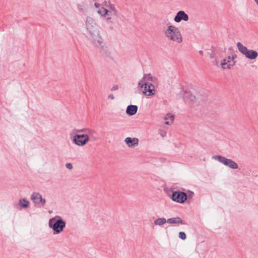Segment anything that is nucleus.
<instances>
[{
  "instance_id": "obj_1",
  "label": "nucleus",
  "mask_w": 258,
  "mask_h": 258,
  "mask_svg": "<svg viewBox=\"0 0 258 258\" xmlns=\"http://www.w3.org/2000/svg\"><path fill=\"white\" fill-rule=\"evenodd\" d=\"M165 35L171 41L180 43L182 41V35L178 28L173 26H169L165 31Z\"/></svg>"
},
{
  "instance_id": "obj_2",
  "label": "nucleus",
  "mask_w": 258,
  "mask_h": 258,
  "mask_svg": "<svg viewBox=\"0 0 258 258\" xmlns=\"http://www.w3.org/2000/svg\"><path fill=\"white\" fill-rule=\"evenodd\" d=\"M49 226L54 231V234H58L63 231L66 226V222L59 217L56 216L49 221Z\"/></svg>"
},
{
  "instance_id": "obj_3",
  "label": "nucleus",
  "mask_w": 258,
  "mask_h": 258,
  "mask_svg": "<svg viewBox=\"0 0 258 258\" xmlns=\"http://www.w3.org/2000/svg\"><path fill=\"white\" fill-rule=\"evenodd\" d=\"M212 158L232 169H236L238 167V166L236 162L231 159H227L225 157L220 155H215L213 156Z\"/></svg>"
},
{
  "instance_id": "obj_4",
  "label": "nucleus",
  "mask_w": 258,
  "mask_h": 258,
  "mask_svg": "<svg viewBox=\"0 0 258 258\" xmlns=\"http://www.w3.org/2000/svg\"><path fill=\"white\" fill-rule=\"evenodd\" d=\"M89 141V137L87 134H76L73 137V142L79 146H85Z\"/></svg>"
},
{
  "instance_id": "obj_5",
  "label": "nucleus",
  "mask_w": 258,
  "mask_h": 258,
  "mask_svg": "<svg viewBox=\"0 0 258 258\" xmlns=\"http://www.w3.org/2000/svg\"><path fill=\"white\" fill-rule=\"evenodd\" d=\"M86 26L87 31L90 35L97 33V32L99 31L95 20L91 17H87L86 22Z\"/></svg>"
},
{
  "instance_id": "obj_6",
  "label": "nucleus",
  "mask_w": 258,
  "mask_h": 258,
  "mask_svg": "<svg viewBox=\"0 0 258 258\" xmlns=\"http://www.w3.org/2000/svg\"><path fill=\"white\" fill-rule=\"evenodd\" d=\"M187 198V195L185 192L175 191L172 193L171 199L173 201L179 203H184Z\"/></svg>"
},
{
  "instance_id": "obj_7",
  "label": "nucleus",
  "mask_w": 258,
  "mask_h": 258,
  "mask_svg": "<svg viewBox=\"0 0 258 258\" xmlns=\"http://www.w3.org/2000/svg\"><path fill=\"white\" fill-rule=\"evenodd\" d=\"M31 200L35 204L39 207H43L46 203L45 199L42 197L39 192H33L31 196Z\"/></svg>"
},
{
  "instance_id": "obj_8",
  "label": "nucleus",
  "mask_w": 258,
  "mask_h": 258,
  "mask_svg": "<svg viewBox=\"0 0 258 258\" xmlns=\"http://www.w3.org/2000/svg\"><path fill=\"white\" fill-rule=\"evenodd\" d=\"M90 35L92 39V42L96 48L105 43L103 38L100 35L99 31Z\"/></svg>"
},
{
  "instance_id": "obj_9",
  "label": "nucleus",
  "mask_w": 258,
  "mask_h": 258,
  "mask_svg": "<svg viewBox=\"0 0 258 258\" xmlns=\"http://www.w3.org/2000/svg\"><path fill=\"white\" fill-rule=\"evenodd\" d=\"M234 57L233 56H228L223 59L221 63V67L223 69H229L235 64Z\"/></svg>"
},
{
  "instance_id": "obj_10",
  "label": "nucleus",
  "mask_w": 258,
  "mask_h": 258,
  "mask_svg": "<svg viewBox=\"0 0 258 258\" xmlns=\"http://www.w3.org/2000/svg\"><path fill=\"white\" fill-rule=\"evenodd\" d=\"M143 93L147 96L153 95L154 91V86L150 82H146L144 84Z\"/></svg>"
},
{
  "instance_id": "obj_11",
  "label": "nucleus",
  "mask_w": 258,
  "mask_h": 258,
  "mask_svg": "<svg viewBox=\"0 0 258 258\" xmlns=\"http://www.w3.org/2000/svg\"><path fill=\"white\" fill-rule=\"evenodd\" d=\"M174 20L177 23H179L182 20L187 21L188 20V16L184 11H180L175 16Z\"/></svg>"
},
{
  "instance_id": "obj_12",
  "label": "nucleus",
  "mask_w": 258,
  "mask_h": 258,
  "mask_svg": "<svg viewBox=\"0 0 258 258\" xmlns=\"http://www.w3.org/2000/svg\"><path fill=\"white\" fill-rule=\"evenodd\" d=\"M124 142L130 148L135 147L139 144V139L137 138L127 137L125 139Z\"/></svg>"
},
{
  "instance_id": "obj_13",
  "label": "nucleus",
  "mask_w": 258,
  "mask_h": 258,
  "mask_svg": "<svg viewBox=\"0 0 258 258\" xmlns=\"http://www.w3.org/2000/svg\"><path fill=\"white\" fill-rule=\"evenodd\" d=\"M97 48L103 56L105 57H108L110 56V52L108 47L106 45L105 43L97 47Z\"/></svg>"
},
{
  "instance_id": "obj_14",
  "label": "nucleus",
  "mask_w": 258,
  "mask_h": 258,
  "mask_svg": "<svg viewBox=\"0 0 258 258\" xmlns=\"http://www.w3.org/2000/svg\"><path fill=\"white\" fill-rule=\"evenodd\" d=\"M97 13L99 14H100L101 16L106 17V19L108 23H112L111 21V17H109V14H108V10L104 8H101L97 11Z\"/></svg>"
},
{
  "instance_id": "obj_15",
  "label": "nucleus",
  "mask_w": 258,
  "mask_h": 258,
  "mask_svg": "<svg viewBox=\"0 0 258 258\" xmlns=\"http://www.w3.org/2000/svg\"><path fill=\"white\" fill-rule=\"evenodd\" d=\"M153 81V78L150 74H146L144 75L143 79L139 82L138 85L141 88H143L145 83L149 82V81L152 82Z\"/></svg>"
},
{
  "instance_id": "obj_16",
  "label": "nucleus",
  "mask_w": 258,
  "mask_h": 258,
  "mask_svg": "<svg viewBox=\"0 0 258 258\" xmlns=\"http://www.w3.org/2000/svg\"><path fill=\"white\" fill-rule=\"evenodd\" d=\"M138 106L135 105H128L126 110V113L129 115H135L138 111Z\"/></svg>"
},
{
  "instance_id": "obj_17",
  "label": "nucleus",
  "mask_w": 258,
  "mask_h": 258,
  "mask_svg": "<svg viewBox=\"0 0 258 258\" xmlns=\"http://www.w3.org/2000/svg\"><path fill=\"white\" fill-rule=\"evenodd\" d=\"M108 7L109 8L108 11L109 17L112 16H117L118 15V12L114 5L109 3Z\"/></svg>"
},
{
  "instance_id": "obj_18",
  "label": "nucleus",
  "mask_w": 258,
  "mask_h": 258,
  "mask_svg": "<svg viewBox=\"0 0 258 258\" xmlns=\"http://www.w3.org/2000/svg\"><path fill=\"white\" fill-rule=\"evenodd\" d=\"M184 97L187 101L191 103H194L196 100V96L189 91H185Z\"/></svg>"
},
{
  "instance_id": "obj_19",
  "label": "nucleus",
  "mask_w": 258,
  "mask_h": 258,
  "mask_svg": "<svg viewBox=\"0 0 258 258\" xmlns=\"http://www.w3.org/2000/svg\"><path fill=\"white\" fill-rule=\"evenodd\" d=\"M237 47L240 53H241L245 56L248 51V49L247 48V47L244 46L241 42H239L237 43Z\"/></svg>"
},
{
  "instance_id": "obj_20",
  "label": "nucleus",
  "mask_w": 258,
  "mask_h": 258,
  "mask_svg": "<svg viewBox=\"0 0 258 258\" xmlns=\"http://www.w3.org/2000/svg\"><path fill=\"white\" fill-rule=\"evenodd\" d=\"M258 56V53L256 51L253 50H248L245 57L250 59H254Z\"/></svg>"
},
{
  "instance_id": "obj_21",
  "label": "nucleus",
  "mask_w": 258,
  "mask_h": 258,
  "mask_svg": "<svg viewBox=\"0 0 258 258\" xmlns=\"http://www.w3.org/2000/svg\"><path fill=\"white\" fill-rule=\"evenodd\" d=\"M174 116L172 113H167L164 119L165 120V124L170 125L173 122Z\"/></svg>"
},
{
  "instance_id": "obj_22",
  "label": "nucleus",
  "mask_w": 258,
  "mask_h": 258,
  "mask_svg": "<svg viewBox=\"0 0 258 258\" xmlns=\"http://www.w3.org/2000/svg\"><path fill=\"white\" fill-rule=\"evenodd\" d=\"M167 221L169 224H183L182 220L179 217L169 218Z\"/></svg>"
},
{
  "instance_id": "obj_23",
  "label": "nucleus",
  "mask_w": 258,
  "mask_h": 258,
  "mask_svg": "<svg viewBox=\"0 0 258 258\" xmlns=\"http://www.w3.org/2000/svg\"><path fill=\"white\" fill-rule=\"evenodd\" d=\"M73 132H74V133H83V132H87L91 135L96 133L95 131L91 130H89L87 128H84L80 129V130L75 129V130H74Z\"/></svg>"
},
{
  "instance_id": "obj_24",
  "label": "nucleus",
  "mask_w": 258,
  "mask_h": 258,
  "mask_svg": "<svg viewBox=\"0 0 258 258\" xmlns=\"http://www.w3.org/2000/svg\"><path fill=\"white\" fill-rule=\"evenodd\" d=\"M166 222H167V221L165 218H159L154 221V224L155 225L162 226Z\"/></svg>"
},
{
  "instance_id": "obj_25",
  "label": "nucleus",
  "mask_w": 258,
  "mask_h": 258,
  "mask_svg": "<svg viewBox=\"0 0 258 258\" xmlns=\"http://www.w3.org/2000/svg\"><path fill=\"white\" fill-rule=\"evenodd\" d=\"M29 202L25 199H20L19 202V205L20 206L23 208H27L28 207Z\"/></svg>"
},
{
  "instance_id": "obj_26",
  "label": "nucleus",
  "mask_w": 258,
  "mask_h": 258,
  "mask_svg": "<svg viewBox=\"0 0 258 258\" xmlns=\"http://www.w3.org/2000/svg\"><path fill=\"white\" fill-rule=\"evenodd\" d=\"M78 8L79 10L82 13H85L86 11V9L85 7V4L83 2L82 4L78 5Z\"/></svg>"
},
{
  "instance_id": "obj_27",
  "label": "nucleus",
  "mask_w": 258,
  "mask_h": 258,
  "mask_svg": "<svg viewBox=\"0 0 258 258\" xmlns=\"http://www.w3.org/2000/svg\"><path fill=\"white\" fill-rule=\"evenodd\" d=\"M178 236L182 240H185L186 237V234L184 232H180Z\"/></svg>"
},
{
  "instance_id": "obj_28",
  "label": "nucleus",
  "mask_w": 258,
  "mask_h": 258,
  "mask_svg": "<svg viewBox=\"0 0 258 258\" xmlns=\"http://www.w3.org/2000/svg\"><path fill=\"white\" fill-rule=\"evenodd\" d=\"M66 167L68 169H70V170H71V169H73V165H72V164L71 163H67L66 164Z\"/></svg>"
},
{
  "instance_id": "obj_29",
  "label": "nucleus",
  "mask_w": 258,
  "mask_h": 258,
  "mask_svg": "<svg viewBox=\"0 0 258 258\" xmlns=\"http://www.w3.org/2000/svg\"><path fill=\"white\" fill-rule=\"evenodd\" d=\"M118 89V85H114L111 89V91H113L115 90H117Z\"/></svg>"
},
{
  "instance_id": "obj_30",
  "label": "nucleus",
  "mask_w": 258,
  "mask_h": 258,
  "mask_svg": "<svg viewBox=\"0 0 258 258\" xmlns=\"http://www.w3.org/2000/svg\"><path fill=\"white\" fill-rule=\"evenodd\" d=\"M166 132H165V131H161L160 132V135H161L162 137H165V135H166Z\"/></svg>"
},
{
  "instance_id": "obj_31",
  "label": "nucleus",
  "mask_w": 258,
  "mask_h": 258,
  "mask_svg": "<svg viewBox=\"0 0 258 258\" xmlns=\"http://www.w3.org/2000/svg\"><path fill=\"white\" fill-rule=\"evenodd\" d=\"M108 98H110L111 100H113L114 99V97L112 94H111L108 95Z\"/></svg>"
},
{
  "instance_id": "obj_32",
  "label": "nucleus",
  "mask_w": 258,
  "mask_h": 258,
  "mask_svg": "<svg viewBox=\"0 0 258 258\" xmlns=\"http://www.w3.org/2000/svg\"><path fill=\"white\" fill-rule=\"evenodd\" d=\"M94 5H95L96 8H99V7H100V5L99 3H95Z\"/></svg>"
},
{
  "instance_id": "obj_33",
  "label": "nucleus",
  "mask_w": 258,
  "mask_h": 258,
  "mask_svg": "<svg viewBox=\"0 0 258 258\" xmlns=\"http://www.w3.org/2000/svg\"><path fill=\"white\" fill-rule=\"evenodd\" d=\"M199 53H200V54H201V55H202V54H203V51H202V50H200V51H199Z\"/></svg>"
},
{
  "instance_id": "obj_34",
  "label": "nucleus",
  "mask_w": 258,
  "mask_h": 258,
  "mask_svg": "<svg viewBox=\"0 0 258 258\" xmlns=\"http://www.w3.org/2000/svg\"><path fill=\"white\" fill-rule=\"evenodd\" d=\"M254 2L257 5H258V0H254Z\"/></svg>"
},
{
  "instance_id": "obj_35",
  "label": "nucleus",
  "mask_w": 258,
  "mask_h": 258,
  "mask_svg": "<svg viewBox=\"0 0 258 258\" xmlns=\"http://www.w3.org/2000/svg\"><path fill=\"white\" fill-rule=\"evenodd\" d=\"M213 57H214V55H211V58H213Z\"/></svg>"
}]
</instances>
